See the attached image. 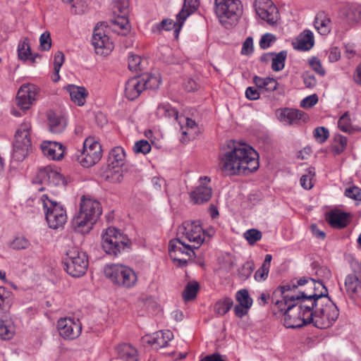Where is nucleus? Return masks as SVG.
Masks as SVG:
<instances>
[{
    "label": "nucleus",
    "mask_w": 361,
    "mask_h": 361,
    "mask_svg": "<svg viewBox=\"0 0 361 361\" xmlns=\"http://www.w3.org/2000/svg\"><path fill=\"white\" fill-rule=\"evenodd\" d=\"M330 18L326 16L324 12L317 13L314 19V26L321 35H325L330 32Z\"/></svg>",
    "instance_id": "72a5a7b5"
},
{
    "label": "nucleus",
    "mask_w": 361,
    "mask_h": 361,
    "mask_svg": "<svg viewBox=\"0 0 361 361\" xmlns=\"http://www.w3.org/2000/svg\"><path fill=\"white\" fill-rule=\"evenodd\" d=\"M244 238L247 240L250 245H254L256 242L259 240L262 234L261 231L255 228H251L246 231L244 234Z\"/></svg>",
    "instance_id": "09e8293b"
},
{
    "label": "nucleus",
    "mask_w": 361,
    "mask_h": 361,
    "mask_svg": "<svg viewBox=\"0 0 361 361\" xmlns=\"http://www.w3.org/2000/svg\"><path fill=\"white\" fill-rule=\"evenodd\" d=\"M338 126L339 129L344 133H353L354 132L348 112L344 113L340 117L338 121Z\"/></svg>",
    "instance_id": "79ce46f5"
},
{
    "label": "nucleus",
    "mask_w": 361,
    "mask_h": 361,
    "mask_svg": "<svg viewBox=\"0 0 361 361\" xmlns=\"http://www.w3.org/2000/svg\"><path fill=\"white\" fill-rule=\"evenodd\" d=\"M310 64L312 67V68L319 75L321 76L324 75L325 74V70L322 66L320 61L314 57L312 59L310 60Z\"/></svg>",
    "instance_id": "e2e57ef3"
},
{
    "label": "nucleus",
    "mask_w": 361,
    "mask_h": 361,
    "mask_svg": "<svg viewBox=\"0 0 361 361\" xmlns=\"http://www.w3.org/2000/svg\"><path fill=\"white\" fill-rule=\"evenodd\" d=\"M199 5V0H184L182 10L176 15L179 27H181L186 18L198 8Z\"/></svg>",
    "instance_id": "cd10ccee"
},
{
    "label": "nucleus",
    "mask_w": 361,
    "mask_h": 361,
    "mask_svg": "<svg viewBox=\"0 0 361 361\" xmlns=\"http://www.w3.org/2000/svg\"><path fill=\"white\" fill-rule=\"evenodd\" d=\"M314 35L310 30H305L297 38L295 42L293 43V47L298 50L307 51L314 45Z\"/></svg>",
    "instance_id": "c85d7f7f"
},
{
    "label": "nucleus",
    "mask_w": 361,
    "mask_h": 361,
    "mask_svg": "<svg viewBox=\"0 0 361 361\" xmlns=\"http://www.w3.org/2000/svg\"><path fill=\"white\" fill-rule=\"evenodd\" d=\"M130 240L116 228L109 227L102 235V246L109 255L117 257L130 249Z\"/></svg>",
    "instance_id": "39448f33"
},
{
    "label": "nucleus",
    "mask_w": 361,
    "mask_h": 361,
    "mask_svg": "<svg viewBox=\"0 0 361 361\" xmlns=\"http://www.w3.org/2000/svg\"><path fill=\"white\" fill-rule=\"evenodd\" d=\"M295 290L291 291L293 296V298H291L293 302L300 309L307 322H312L314 310L322 305L323 301H319L314 298V295H312V291L299 290V294L295 293Z\"/></svg>",
    "instance_id": "9d476101"
},
{
    "label": "nucleus",
    "mask_w": 361,
    "mask_h": 361,
    "mask_svg": "<svg viewBox=\"0 0 361 361\" xmlns=\"http://www.w3.org/2000/svg\"><path fill=\"white\" fill-rule=\"evenodd\" d=\"M318 102V97L314 94L306 97L300 102V106L302 108H310L314 106Z\"/></svg>",
    "instance_id": "680f3d73"
},
{
    "label": "nucleus",
    "mask_w": 361,
    "mask_h": 361,
    "mask_svg": "<svg viewBox=\"0 0 361 361\" xmlns=\"http://www.w3.org/2000/svg\"><path fill=\"white\" fill-rule=\"evenodd\" d=\"M145 90L140 76L129 79L126 83L125 94L129 100L137 98Z\"/></svg>",
    "instance_id": "a878e982"
},
{
    "label": "nucleus",
    "mask_w": 361,
    "mask_h": 361,
    "mask_svg": "<svg viewBox=\"0 0 361 361\" xmlns=\"http://www.w3.org/2000/svg\"><path fill=\"white\" fill-rule=\"evenodd\" d=\"M41 149L44 156L53 160H59L64 154V147L57 142L44 141Z\"/></svg>",
    "instance_id": "393cba45"
},
{
    "label": "nucleus",
    "mask_w": 361,
    "mask_h": 361,
    "mask_svg": "<svg viewBox=\"0 0 361 361\" xmlns=\"http://www.w3.org/2000/svg\"><path fill=\"white\" fill-rule=\"evenodd\" d=\"M269 271V267L262 265V267L255 274V279L257 281L265 280L268 276Z\"/></svg>",
    "instance_id": "774afa93"
},
{
    "label": "nucleus",
    "mask_w": 361,
    "mask_h": 361,
    "mask_svg": "<svg viewBox=\"0 0 361 361\" xmlns=\"http://www.w3.org/2000/svg\"><path fill=\"white\" fill-rule=\"evenodd\" d=\"M274 295L282 297V300H277L276 305L281 311H284V325L286 328H300L311 324V322H307V320L304 319L305 317L302 314L300 309L293 302L291 298H293V296L291 294L289 286H280L274 292Z\"/></svg>",
    "instance_id": "f03ea898"
},
{
    "label": "nucleus",
    "mask_w": 361,
    "mask_h": 361,
    "mask_svg": "<svg viewBox=\"0 0 361 361\" xmlns=\"http://www.w3.org/2000/svg\"><path fill=\"white\" fill-rule=\"evenodd\" d=\"M173 338V333L169 330L159 331L152 335H146L142 338L143 343H147L155 349L167 346Z\"/></svg>",
    "instance_id": "b1692460"
},
{
    "label": "nucleus",
    "mask_w": 361,
    "mask_h": 361,
    "mask_svg": "<svg viewBox=\"0 0 361 361\" xmlns=\"http://www.w3.org/2000/svg\"><path fill=\"white\" fill-rule=\"evenodd\" d=\"M101 214L100 203L95 200L82 196L78 214L72 220V227L78 233H87Z\"/></svg>",
    "instance_id": "7ed1b4c3"
},
{
    "label": "nucleus",
    "mask_w": 361,
    "mask_h": 361,
    "mask_svg": "<svg viewBox=\"0 0 361 361\" xmlns=\"http://www.w3.org/2000/svg\"><path fill=\"white\" fill-rule=\"evenodd\" d=\"M260 91L254 87H248L245 90V97L249 100H257L260 97Z\"/></svg>",
    "instance_id": "69168bd1"
},
{
    "label": "nucleus",
    "mask_w": 361,
    "mask_h": 361,
    "mask_svg": "<svg viewBox=\"0 0 361 361\" xmlns=\"http://www.w3.org/2000/svg\"><path fill=\"white\" fill-rule=\"evenodd\" d=\"M199 290V284L196 281L189 282L183 292V298L185 300H190L196 297Z\"/></svg>",
    "instance_id": "37998d69"
},
{
    "label": "nucleus",
    "mask_w": 361,
    "mask_h": 361,
    "mask_svg": "<svg viewBox=\"0 0 361 361\" xmlns=\"http://www.w3.org/2000/svg\"><path fill=\"white\" fill-rule=\"evenodd\" d=\"M104 272L105 276L114 284L124 288L134 286L137 280V275L132 269L120 264L105 266Z\"/></svg>",
    "instance_id": "6e6552de"
},
{
    "label": "nucleus",
    "mask_w": 361,
    "mask_h": 361,
    "mask_svg": "<svg viewBox=\"0 0 361 361\" xmlns=\"http://www.w3.org/2000/svg\"><path fill=\"white\" fill-rule=\"evenodd\" d=\"M348 216L347 213L331 211L326 214V220L331 227L343 228L348 223Z\"/></svg>",
    "instance_id": "bb28decb"
},
{
    "label": "nucleus",
    "mask_w": 361,
    "mask_h": 361,
    "mask_svg": "<svg viewBox=\"0 0 361 361\" xmlns=\"http://www.w3.org/2000/svg\"><path fill=\"white\" fill-rule=\"evenodd\" d=\"M307 285L312 288V295L317 298L319 301L328 302L331 300L329 297L328 290L322 281H316L311 278L302 277L297 281L293 280L290 283L285 284L289 286L290 290H295L298 286H303Z\"/></svg>",
    "instance_id": "4468645a"
},
{
    "label": "nucleus",
    "mask_w": 361,
    "mask_h": 361,
    "mask_svg": "<svg viewBox=\"0 0 361 361\" xmlns=\"http://www.w3.org/2000/svg\"><path fill=\"white\" fill-rule=\"evenodd\" d=\"M106 180L113 183H121L123 180L122 171L119 167L113 168V170H109L107 172Z\"/></svg>",
    "instance_id": "8fccbe9b"
},
{
    "label": "nucleus",
    "mask_w": 361,
    "mask_h": 361,
    "mask_svg": "<svg viewBox=\"0 0 361 361\" xmlns=\"http://www.w3.org/2000/svg\"><path fill=\"white\" fill-rule=\"evenodd\" d=\"M112 23L115 26L114 28L116 30L117 27L121 30V35H126L130 28V25L129 23L128 19L125 16H118L114 20H112Z\"/></svg>",
    "instance_id": "a18cd8bd"
},
{
    "label": "nucleus",
    "mask_w": 361,
    "mask_h": 361,
    "mask_svg": "<svg viewBox=\"0 0 361 361\" xmlns=\"http://www.w3.org/2000/svg\"><path fill=\"white\" fill-rule=\"evenodd\" d=\"M253 6L257 15L269 25H274L278 21V8L271 0H255Z\"/></svg>",
    "instance_id": "2eb2a0df"
},
{
    "label": "nucleus",
    "mask_w": 361,
    "mask_h": 361,
    "mask_svg": "<svg viewBox=\"0 0 361 361\" xmlns=\"http://www.w3.org/2000/svg\"><path fill=\"white\" fill-rule=\"evenodd\" d=\"M178 25V27H176L175 32H178L179 30L181 27H179L178 23H174L171 19H164L159 24L157 25V28L159 30H171L173 27H175Z\"/></svg>",
    "instance_id": "5fc2aeb1"
},
{
    "label": "nucleus",
    "mask_w": 361,
    "mask_h": 361,
    "mask_svg": "<svg viewBox=\"0 0 361 361\" xmlns=\"http://www.w3.org/2000/svg\"><path fill=\"white\" fill-rule=\"evenodd\" d=\"M71 100L77 105L81 106L85 103V99L88 95L87 90L83 87L69 85L68 87Z\"/></svg>",
    "instance_id": "473e14b6"
},
{
    "label": "nucleus",
    "mask_w": 361,
    "mask_h": 361,
    "mask_svg": "<svg viewBox=\"0 0 361 361\" xmlns=\"http://www.w3.org/2000/svg\"><path fill=\"white\" fill-rule=\"evenodd\" d=\"M191 244L187 243L183 238H176L169 241V252L171 259H177V257L185 256L188 258H192L196 250Z\"/></svg>",
    "instance_id": "a211bd4d"
},
{
    "label": "nucleus",
    "mask_w": 361,
    "mask_h": 361,
    "mask_svg": "<svg viewBox=\"0 0 361 361\" xmlns=\"http://www.w3.org/2000/svg\"><path fill=\"white\" fill-rule=\"evenodd\" d=\"M118 359L121 361H138L137 350L128 343H123L116 348Z\"/></svg>",
    "instance_id": "7c9ffc66"
},
{
    "label": "nucleus",
    "mask_w": 361,
    "mask_h": 361,
    "mask_svg": "<svg viewBox=\"0 0 361 361\" xmlns=\"http://www.w3.org/2000/svg\"><path fill=\"white\" fill-rule=\"evenodd\" d=\"M133 150L135 154L142 153L146 154L151 150V145L147 140H141L135 143Z\"/></svg>",
    "instance_id": "3c124183"
},
{
    "label": "nucleus",
    "mask_w": 361,
    "mask_h": 361,
    "mask_svg": "<svg viewBox=\"0 0 361 361\" xmlns=\"http://www.w3.org/2000/svg\"><path fill=\"white\" fill-rule=\"evenodd\" d=\"M343 15L348 20L361 21V8H355L353 6H348L344 8Z\"/></svg>",
    "instance_id": "c03bdc74"
},
{
    "label": "nucleus",
    "mask_w": 361,
    "mask_h": 361,
    "mask_svg": "<svg viewBox=\"0 0 361 361\" xmlns=\"http://www.w3.org/2000/svg\"><path fill=\"white\" fill-rule=\"evenodd\" d=\"M279 120L286 125L299 124L301 121L306 122L309 117L299 109L285 108L277 111Z\"/></svg>",
    "instance_id": "5701e85b"
},
{
    "label": "nucleus",
    "mask_w": 361,
    "mask_h": 361,
    "mask_svg": "<svg viewBox=\"0 0 361 361\" xmlns=\"http://www.w3.org/2000/svg\"><path fill=\"white\" fill-rule=\"evenodd\" d=\"M157 115L159 117L178 119V112L169 103L160 104L157 109Z\"/></svg>",
    "instance_id": "e433bc0d"
},
{
    "label": "nucleus",
    "mask_w": 361,
    "mask_h": 361,
    "mask_svg": "<svg viewBox=\"0 0 361 361\" xmlns=\"http://www.w3.org/2000/svg\"><path fill=\"white\" fill-rule=\"evenodd\" d=\"M235 299L239 305L245 307H251L252 305V299L250 297L249 293L246 289H240L235 294Z\"/></svg>",
    "instance_id": "de8ad7c7"
},
{
    "label": "nucleus",
    "mask_w": 361,
    "mask_h": 361,
    "mask_svg": "<svg viewBox=\"0 0 361 361\" xmlns=\"http://www.w3.org/2000/svg\"><path fill=\"white\" fill-rule=\"evenodd\" d=\"M345 195L346 197L355 200H361V189L358 187H352L345 190Z\"/></svg>",
    "instance_id": "bf43d9fd"
},
{
    "label": "nucleus",
    "mask_w": 361,
    "mask_h": 361,
    "mask_svg": "<svg viewBox=\"0 0 361 361\" xmlns=\"http://www.w3.org/2000/svg\"><path fill=\"white\" fill-rule=\"evenodd\" d=\"M214 11L219 22L227 24L236 23L243 12V5L240 0H214Z\"/></svg>",
    "instance_id": "0eeeda50"
},
{
    "label": "nucleus",
    "mask_w": 361,
    "mask_h": 361,
    "mask_svg": "<svg viewBox=\"0 0 361 361\" xmlns=\"http://www.w3.org/2000/svg\"><path fill=\"white\" fill-rule=\"evenodd\" d=\"M15 333V327L11 319L0 320V338L3 340H9L13 338Z\"/></svg>",
    "instance_id": "c9c22d12"
},
{
    "label": "nucleus",
    "mask_w": 361,
    "mask_h": 361,
    "mask_svg": "<svg viewBox=\"0 0 361 361\" xmlns=\"http://www.w3.org/2000/svg\"><path fill=\"white\" fill-rule=\"evenodd\" d=\"M204 233L200 224L196 222L185 221L178 229V238H183L193 247L198 249L204 240Z\"/></svg>",
    "instance_id": "ddd939ff"
},
{
    "label": "nucleus",
    "mask_w": 361,
    "mask_h": 361,
    "mask_svg": "<svg viewBox=\"0 0 361 361\" xmlns=\"http://www.w3.org/2000/svg\"><path fill=\"white\" fill-rule=\"evenodd\" d=\"M34 183H47L49 186H64V177L49 167L40 169L33 180Z\"/></svg>",
    "instance_id": "6ab92c4d"
},
{
    "label": "nucleus",
    "mask_w": 361,
    "mask_h": 361,
    "mask_svg": "<svg viewBox=\"0 0 361 361\" xmlns=\"http://www.w3.org/2000/svg\"><path fill=\"white\" fill-rule=\"evenodd\" d=\"M335 142L338 143L334 146L336 152L338 154L341 153L347 145V137L341 135H338L335 137Z\"/></svg>",
    "instance_id": "052dcab7"
},
{
    "label": "nucleus",
    "mask_w": 361,
    "mask_h": 361,
    "mask_svg": "<svg viewBox=\"0 0 361 361\" xmlns=\"http://www.w3.org/2000/svg\"><path fill=\"white\" fill-rule=\"evenodd\" d=\"M36 94L37 87L35 85L27 84L21 86L16 97L18 106L23 110L28 109L35 99Z\"/></svg>",
    "instance_id": "4be33fe9"
},
{
    "label": "nucleus",
    "mask_w": 361,
    "mask_h": 361,
    "mask_svg": "<svg viewBox=\"0 0 361 361\" xmlns=\"http://www.w3.org/2000/svg\"><path fill=\"white\" fill-rule=\"evenodd\" d=\"M140 56L135 54H130L128 56V68L130 70L137 71L138 69H140Z\"/></svg>",
    "instance_id": "13d9d810"
},
{
    "label": "nucleus",
    "mask_w": 361,
    "mask_h": 361,
    "mask_svg": "<svg viewBox=\"0 0 361 361\" xmlns=\"http://www.w3.org/2000/svg\"><path fill=\"white\" fill-rule=\"evenodd\" d=\"M92 43L97 54L108 55L113 49L112 42L102 29H94Z\"/></svg>",
    "instance_id": "aec40b11"
},
{
    "label": "nucleus",
    "mask_w": 361,
    "mask_h": 361,
    "mask_svg": "<svg viewBox=\"0 0 361 361\" xmlns=\"http://www.w3.org/2000/svg\"><path fill=\"white\" fill-rule=\"evenodd\" d=\"M47 118L49 130L52 133L59 134L64 130L66 123L63 117L50 111L47 113Z\"/></svg>",
    "instance_id": "c756f323"
},
{
    "label": "nucleus",
    "mask_w": 361,
    "mask_h": 361,
    "mask_svg": "<svg viewBox=\"0 0 361 361\" xmlns=\"http://www.w3.org/2000/svg\"><path fill=\"white\" fill-rule=\"evenodd\" d=\"M40 202L49 228L57 229L63 227L67 221L66 211L63 205L47 195H43Z\"/></svg>",
    "instance_id": "423d86ee"
},
{
    "label": "nucleus",
    "mask_w": 361,
    "mask_h": 361,
    "mask_svg": "<svg viewBox=\"0 0 361 361\" xmlns=\"http://www.w3.org/2000/svg\"><path fill=\"white\" fill-rule=\"evenodd\" d=\"M302 77L305 87L308 88H312L316 85L317 80L314 75L310 74L308 72H306L302 74Z\"/></svg>",
    "instance_id": "0e129e2a"
},
{
    "label": "nucleus",
    "mask_w": 361,
    "mask_h": 361,
    "mask_svg": "<svg viewBox=\"0 0 361 361\" xmlns=\"http://www.w3.org/2000/svg\"><path fill=\"white\" fill-rule=\"evenodd\" d=\"M345 287L347 294L350 298L361 293V281L355 274L347 275L345 280Z\"/></svg>",
    "instance_id": "2f4dec72"
},
{
    "label": "nucleus",
    "mask_w": 361,
    "mask_h": 361,
    "mask_svg": "<svg viewBox=\"0 0 361 361\" xmlns=\"http://www.w3.org/2000/svg\"><path fill=\"white\" fill-rule=\"evenodd\" d=\"M142 82L145 89H157L160 84V78L159 76L145 73L140 75Z\"/></svg>",
    "instance_id": "a19ab883"
},
{
    "label": "nucleus",
    "mask_w": 361,
    "mask_h": 361,
    "mask_svg": "<svg viewBox=\"0 0 361 361\" xmlns=\"http://www.w3.org/2000/svg\"><path fill=\"white\" fill-rule=\"evenodd\" d=\"M30 129V123H23L16 133L12 157L18 161H23L31 149Z\"/></svg>",
    "instance_id": "1a4fd4ad"
},
{
    "label": "nucleus",
    "mask_w": 361,
    "mask_h": 361,
    "mask_svg": "<svg viewBox=\"0 0 361 361\" xmlns=\"http://www.w3.org/2000/svg\"><path fill=\"white\" fill-rule=\"evenodd\" d=\"M314 176V168L307 169L305 173L300 178L301 186L306 190L311 189L313 187L312 178Z\"/></svg>",
    "instance_id": "49530a36"
},
{
    "label": "nucleus",
    "mask_w": 361,
    "mask_h": 361,
    "mask_svg": "<svg viewBox=\"0 0 361 361\" xmlns=\"http://www.w3.org/2000/svg\"><path fill=\"white\" fill-rule=\"evenodd\" d=\"M315 140L319 143H324L329 136V132L324 127H317L313 132Z\"/></svg>",
    "instance_id": "864d4df0"
},
{
    "label": "nucleus",
    "mask_w": 361,
    "mask_h": 361,
    "mask_svg": "<svg viewBox=\"0 0 361 361\" xmlns=\"http://www.w3.org/2000/svg\"><path fill=\"white\" fill-rule=\"evenodd\" d=\"M18 54L19 59L25 61L28 59H30L32 63H34L35 61L36 57L38 56L37 55L31 56L30 47L27 38L19 42L18 47Z\"/></svg>",
    "instance_id": "4c0bfd02"
},
{
    "label": "nucleus",
    "mask_w": 361,
    "mask_h": 361,
    "mask_svg": "<svg viewBox=\"0 0 361 361\" xmlns=\"http://www.w3.org/2000/svg\"><path fill=\"white\" fill-rule=\"evenodd\" d=\"M252 80L262 94H269L276 91L278 94H284L283 86L272 78H262L255 75Z\"/></svg>",
    "instance_id": "412c9836"
},
{
    "label": "nucleus",
    "mask_w": 361,
    "mask_h": 361,
    "mask_svg": "<svg viewBox=\"0 0 361 361\" xmlns=\"http://www.w3.org/2000/svg\"><path fill=\"white\" fill-rule=\"evenodd\" d=\"M253 51V39L251 37L246 38L243 44L241 54L243 55H247Z\"/></svg>",
    "instance_id": "338daca9"
},
{
    "label": "nucleus",
    "mask_w": 361,
    "mask_h": 361,
    "mask_svg": "<svg viewBox=\"0 0 361 361\" xmlns=\"http://www.w3.org/2000/svg\"><path fill=\"white\" fill-rule=\"evenodd\" d=\"M59 333L64 339L73 340L78 338L82 331L79 319L70 317L61 318L57 322Z\"/></svg>",
    "instance_id": "dca6fc26"
},
{
    "label": "nucleus",
    "mask_w": 361,
    "mask_h": 361,
    "mask_svg": "<svg viewBox=\"0 0 361 361\" xmlns=\"http://www.w3.org/2000/svg\"><path fill=\"white\" fill-rule=\"evenodd\" d=\"M276 41V37L271 33L263 35L259 41V46L262 49H265L271 46V44Z\"/></svg>",
    "instance_id": "4d7b16f0"
},
{
    "label": "nucleus",
    "mask_w": 361,
    "mask_h": 361,
    "mask_svg": "<svg viewBox=\"0 0 361 361\" xmlns=\"http://www.w3.org/2000/svg\"><path fill=\"white\" fill-rule=\"evenodd\" d=\"M287 58V51L283 50L272 56L271 68L274 71H280L285 66V61Z\"/></svg>",
    "instance_id": "ea45409f"
},
{
    "label": "nucleus",
    "mask_w": 361,
    "mask_h": 361,
    "mask_svg": "<svg viewBox=\"0 0 361 361\" xmlns=\"http://www.w3.org/2000/svg\"><path fill=\"white\" fill-rule=\"evenodd\" d=\"M39 47L43 51H48L51 47V39L50 33L49 32H44L39 37Z\"/></svg>",
    "instance_id": "6e6d98bb"
},
{
    "label": "nucleus",
    "mask_w": 361,
    "mask_h": 361,
    "mask_svg": "<svg viewBox=\"0 0 361 361\" xmlns=\"http://www.w3.org/2000/svg\"><path fill=\"white\" fill-rule=\"evenodd\" d=\"M63 269L68 274L74 278L82 276L88 268V257L86 253L77 247L66 250L63 259Z\"/></svg>",
    "instance_id": "20e7f679"
},
{
    "label": "nucleus",
    "mask_w": 361,
    "mask_h": 361,
    "mask_svg": "<svg viewBox=\"0 0 361 361\" xmlns=\"http://www.w3.org/2000/svg\"><path fill=\"white\" fill-rule=\"evenodd\" d=\"M126 154L121 147H116L111 150L109 156V166L112 168H117L122 166L124 163Z\"/></svg>",
    "instance_id": "f704fd0d"
},
{
    "label": "nucleus",
    "mask_w": 361,
    "mask_h": 361,
    "mask_svg": "<svg viewBox=\"0 0 361 361\" xmlns=\"http://www.w3.org/2000/svg\"><path fill=\"white\" fill-rule=\"evenodd\" d=\"M102 146L93 138H87L83 143V149L77 160L81 166L89 168L97 164L102 157Z\"/></svg>",
    "instance_id": "f8f14e48"
},
{
    "label": "nucleus",
    "mask_w": 361,
    "mask_h": 361,
    "mask_svg": "<svg viewBox=\"0 0 361 361\" xmlns=\"http://www.w3.org/2000/svg\"><path fill=\"white\" fill-rule=\"evenodd\" d=\"M233 305V300L230 298H225L215 303L214 310L217 315L223 316L231 309Z\"/></svg>",
    "instance_id": "58836bf2"
},
{
    "label": "nucleus",
    "mask_w": 361,
    "mask_h": 361,
    "mask_svg": "<svg viewBox=\"0 0 361 361\" xmlns=\"http://www.w3.org/2000/svg\"><path fill=\"white\" fill-rule=\"evenodd\" d=\"M338 315L339 310L332 300L324 302L314 310L311 324L319 329H326L334 324Z\"/></svg>",
    "instance_id": "9b49d317"
},
{
    "label": "nucleus",
    "mask_w": 361,
    "mask_h": 361,
    "mask_svg": "<svg viewBox=\"0 0 361 361\" xmlns=\"http://www.w3.org/2000/svg\"><path fill=\"white\" fill-rule=\"evenodd\" d=\"M219 168L224 176L247 175L259 168L258 154L250 146L228 140L220 148Z\"/></svg>",
    "instance_id": "f257e3e1"
},
{
    "label": "nucleus",
    "mask_w": 361,
    "mask_h": 361,
    "mask_svg": "<svg viewBox=\"0 0 361 361\" xmlns=\"http://www.w3.org/2000/svg\"><path fill=\"white\" fill-rule=\"evenodd\" d=\"M29 245V240L24 236H16L11 243V246L15 250L26 249Z\"/></svg>",
    "instance_id": "603ef678"
},
{
    "label": "nucleus",
    "mask_w": 361,
    "mask_h": 361,
    "mask_svg": "<svg viewBox=\"0 0 361 361\" xmlns=\"http://www.w3.org/2000/svg\"><path fill=\"white\" fill-rule=\"evenodd\" d=\"M211 179L208 176H201L198 180V185L190 193L193 203L197 204L208 202L212 195V188L209 185Z\"/></svg>",
    "instance_id": "f3484780"
}]
</instances>
